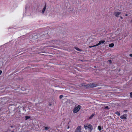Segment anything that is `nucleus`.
<instances>
[{
    "instance_id": "1a4fd4ad",
    "label": "nucleus",
    "mask_w": 132,
    "mask_h": 132,
    "mask_svg": "<svg viewBox=\"0 0 132 132\" xmlns=\"http://www.w3.org/2000/svg\"><path fill=\"white\" fill-rule=\"evenodd\" d=\"M95 114L94 113H93L92 114V115L90 116L89 117V119H92L93 117H94V116Z\"/></svg>"
},
{
    "instance_id": "39448f33",
    "label": "nucleus",
    "mask_w": 132,
    "mask_h": 132,
    "mask_svg": "<svg viewBox=\"0 0 132 132\" xmlns=\"http://www.w3.org/2000/svg\"><path fill=\"white\" fill-rule=\"evenodd\" d=\"M127 114H124L123 115L121 116H120V118L123 120H126L127 119Z\"/></svg>"
},
{
    "instance_id": "cd10ccee",
    "label": "nucleus",
    "mask_w": 132,
    "mask_h": 132,
    "mask_svg": "<svg viewBox=\"0 0 132 132\" xmlns=\"http://www.w3.org/2000/svg\"><path fill=\"white\" fill-rule=\"evenodd\" d=\"M131 22L132 23V19L131 20Z\"/></svg>"
},
{
    "instance_id": "9b49d317",
    "label": "nucleus",
    "mask_w": 132,
    "mask_h": 132,
    "mask_svg": "<svg viewBox=\"0 0 132 132\" xmlns=\"http://www.w3.org/2000/svg\"><path fill=\"white\" fill-rule=\"evenodd\" d=\"M115 113L118 116H119L120 115V114L119 112L118 111H117Z\"/></svg>"
},
{
    "instance_id": "f03ea898",
    "label": "nucleus",
    "mask_w": 132,
    "mask_h": 132,
    "mask_svg": "<svg viewBox=\"0 0 132 132\" xmlns=\"http://www.w3.org/2000/svg\"><path fill=\"white\" fill-rule=\"evenodd\" d=\"M98 86V85L97 84L94 83H90L87 84L85 85L84 86L86 87L93 88L96 87Z\"/></svg>"
},
{
    "instance_id": "4468645a",
    "label": "nucleus",
    "mask_w": 132,
    "mask_h": 132,
    "mask_svg": "<svg viewBox=\"0 0 132 132\" xmlns=\"http://www.w3.org/2000/svg\"><path fill=\"white\" fill-rule=\"evenodd\" d=\"M97 46L96 45H96H94V46H89V48H90L92 47H94Z\"/></svg>"
},
{
    "instance_id": "4be33fe9",
    "label": "nucleus",
    "mask_w": 132,
    "mask_h": 132,
    "mask_svg": "<svg viewBox=\"0 0 132 132\" xmlns=\"http://www.w3.org/2000/svg\"><path fill=\"white\" fill-rule=\"evenodd\" d=\"M2 71L1 70H0V75L2 74Z\"/></svg>"
},
{
    "instance_id": "a211bd4d",
    "label": "nucleus",
    "mask_w": 132,
    "mask_h": 132,
    "mask_svg": "<svg viewBox=\"0 0 132 132\" xmlns=\"http://www.w3.org/2000/svg\"><path fill=\"white\" fill-rule=\"evenodd\" d=\"M130 97L131 98H132V92H131L130 93Z\"/></svg>"
},
{
    "instance_id": "7ed1b4c3",
    "label": "nucleus",
    "mask_w": 132,
    "mask_h": 132,
    "mask_svg": "<svg viewBox=\"0 0 132 132\" xmlns=\"http://www.w3.org/2000/svg\"><path fill=\"white\" fill-rule=\"evenodd\" d=\"M81 106L80 105H78L77 106H75L73 110L74 113H76L79 111L80 108Z\"/></svg>"
},
{
    "instance_id": "6e6552de",
    "label": "nucleus",
    "mask_w": 132,
    "mask_h": 132,
    "mask_svg": "<svg viewBox=\"0 0 132 132\" xmlns=\"http://www.w3.org/2000/svg\"><path fill=\"white\" fill-rule=\"evenodd\" d=\"M46 4H45V6L43 8V10H42V13L43 14L44 13V12L45 11L46 9Z\"/></svg>"
},
{
    "instance_id": "f257e3e1",
    "label": "nucleus",
    "mask_w": 132,
    "mask_h": 132,
    "mask_svg": "<svg viewBox=\"0 0 132 132\" xmlns=\"http://www.w3.org/2000/svg\"><path fill=\"white\" fill-rule=\"evenodd\" d=\"M84 127L85 129L89 130L90 131H91L93 129V126L91 124L89 123H87L84 125Z\"/></svg>"
},
{
    "instance_id": "2eb2a0df",
    "label": "nucleus",
    "mask_w": 132,
    "mask_h": 132,
    "mask_svg": "<svg viewBox=\"0 0 132 132\" xmlns=\"http://www.w3.org/2000/svg\"><path fill=\"white\" fill-rule=\"evenodd\" d=\"M75 48L76 50H77V51H80V50L79 48H78L77 47H75Z\"/></svg>"
},
{
    "instance_id": "b1692460",
    "label": "nucleus",
    "mask_w": 132,
    "mask_h": 132,
    "mask_svg": "<svg viewBox=\"0 0 132 132\" xmlns=\"http://www.w3.org/2000/svg\"><path fill=\"white\" fill-rule=\"evenodd\" d=\"M120 18L121 19H123V17L121 16H120Z\"/></svg>"
},
{
    "instance_id": "9d476101",
    "label": "nucleus",
    "mask_w": 132,
    "mask_h": 132,
    "mask_svg": "<svg viewBox=\"0 0 132 132\" xmlns=\"http://www.w3.org/2000/svg\"><path fill=\"white\" fill-rule=\"evenodd\" d=\"M114 46V44L113 43H111L109 44V46L110 47H112Z\"/></svg>"
},
{
    "instance_id": "5701e85b",
    "label": "nucleus",
    "mask_w": 132,
    "mask_h": 132,
    "mask_svg": "<svg viewBox=\"0 0 132 132\" xmlns=\"http://www.w3.org/2000/svg\"><path fill=\"white\" fill-rule=\"evenodd\" d=\"M129 56L130 57H132V54H130Z\"/></svg>"
},
{
    "instance_id": "dca6fc26",
    "label": "nucleus",
    "mask_w": 132,
    "mask_h": 132,
    "mask_svg": "<svg viewBox=\"0 0 132 132\" xmlns=\"http://www.w3.org/2000/svg\"><path fill=\"white\" fill-rule=\"evenodd\" d=\"M63 95H61L60 96L59 98L60 99L62 98L63 97Z\"/></svg>"
},
{
    "instance_id": "c85d7f7f",
    "label": "nucleus",
    "mask_w": 132,
    "mask_h": 132,
    "mask_svg": "<svg viewBox=\"0 0 132 132\" xmlns=\"http://www.w3.org/2000/svg\"><path fill=\"white\" fill-rule=\"evenodd\" d=\"M127 111V110H125L124 111Z\"/></svg>"
},
{
    "instance_id": "ddd939ff",
    "label": "nucleus",
    "mask_w": 132,
    "mask_h": 132,
    "mask_svg": "<svg viewBox=\"0 0 132 132\" xmlns=\"http://www.w3.org/2000/svg\"><path fill=\"white\" fill-rule=\"evenodd\" d=\"M30 116H25V119L26 120H27L28 119H30Z\"/></svg>"
},
{
    "instance_id": "bb28decb",
    "label": "nucleus",
    "mask_w": 132,
    "mask_h": 132,
    "mask_svg": "<svg viewBox=\"0 0 132 132\" xmlns=\"http://www.w3.org/2000/svg\"><path fill=\"white\" fill-rule=\"evenodd\" d=\"M69 126H68L67 128L68 129H69Z\"/></svg>"
},
{
    "instance_id": "412c9836",
    "label": "nucleus",
    "mask_w": 132,
    "mask_h": 132,
    "mask_svg": "<svg viewBox=\"0 0 132 132\" xmlns=\"http://www.w3.org/2000/svg\"><path fill=\"white\" fill-rule=\"evenodd\" d=\"M105 108L106 109H109V107H108V106H106L105 107Z\"/></svg>"
},
{
    "instance_id": "a878e982",
    "label": "nucleus",
    "mask_w": 132,
    "mask_h": 132,
    "mask_svg": "<svg viewBox=\"0 0 132 132\" xmlns=\"http://www.w3.org/2000/svg\"><path fill=\"white\" fill-rule=\"evenodd\" d=\"M11 128H13V126H11Z\"/></svg>"
},
{
    "instance_id": "393cba45",
    "label": "nucleus",
    "mask_w": 132,
    "mask_h": 132,
    "mask_svg": "<svg viewBox=\"0 0 132 132\" xmlns=\"http://www.w3.org/2000/svg\"><path fill=\"white\" fill-rule=\"evenodd\" d=\"M125 15L126 16H127L128 15V14H125Z\"/></svg>"
},
{
    "instance_id": "f3484780",
    "label": "nucleus",
    "mask_w": 132,
    "mask_h": 132,
    "mask_svg": "<svg viewBox=\"0 0 132 132\" xmlns=\"http://www.w3.org/2000/svg\"><path fill=\"white\" fill-rule=\"evenodd\" d=\"M49 128H48L47 127H45V130H48Z\"/></svg>"
},
{
    "instance_id": "20e7f679",
    "label": "nucleus",
    "mask_w": 132,
    "mask_h": 132,
    "mask_svg": "<svg viewBox=\"0 0 132 132\" xmlns=\"http://www.w3.org/2000/svg\"><path fill=\"white\" fill-rule=\"evenodd\" d=\"M81 126H78L75 130L74 132H81Z\"/></svg>"
},
{
    "instance_id": "c756f323",
    "label": "nucleus",
    "mask_w": 132,
    "mask_h": 132,
    "mask_svg": "<svg viewBox=\"0 0 132 132\" xmlns=\"http://www.w3.org/2000/svg\"><path fill=\"white\" fill-rule=\"evenodd\" d=\"M51 104H50V105H51Z\"/></svg>"
},
{
    "instance_id": "423d86ee",
    "label": "nucleus",
    "mask_w": 132,
    "mask_h": 132,
    "mask_svg": "<svg viewBox=\"0 0 132 132\" xmlns=\"http://www.w3.org/2000/svg\"><path fill=\"white\" fill-rule=\"evenodd\" d=\"M105 42V41L103 40H101L98 43L96 44V45L97 46L100 45L104 43Z\"/></svg>"
},
{
    "instance_id": "6ab92c4d",
    "label": "nucleus",
    "mask_w": 132,
    "mask_h": 132,
    "mask_svg": "<svg viewBox=\"0 0 132 132\" xmlns=\"http://www.w3.org/2000/svg\"><path fill=\"white\" fill-rule=\"evenodd\" d=\"M108 61L110 63H112V61L110 60H108Z\"/></svg>"
},
{
    "instance_id": "0eeeda50",
    "label": "nucleus",
    "mask_w": 132,
    "mask_h": 132,
    "mask_svg": "<svg viewBox=\"0 0 132 132\" xmlns=\"http://www.w3.org/2000/svg\"><path fill=\"white\" fill-rule=\"evenodd\" d=\"M121 13L118 12H115L114 13V14L116 17H118L119 15L121 14Z\"/></svg>"
},
{
    "instance_id": "aec40b11",
    "label": "nucleus",
    "mask_w": 132,
    "mask_h": 132,
    "mask_svg": "<svg viewBox=\"0 0 132 132\" xmlns=\"http://www.w3.org/2000/svg\"><path fill=\"white\" fill-rule=\"evenodd\" d=\"M21 90H25V89H23V87H21Z\"/></svg>"
},
{
    "instance_id": "f8f14e48",
    "label": "nucleus",
    "mask_w": 132,
    "mask_h": 132,
    "mask_svg": "<svg viewBox=\"0 0 132 132\" xmlns=\"http://www.w3.org/2000/svg\"><path fill=\"white\" fill-rule=\"evenodd\" d=\"M98 129L99 131H101L102 129L101 127L100 126H98Z\"/></svg>"
}]
</instances>
